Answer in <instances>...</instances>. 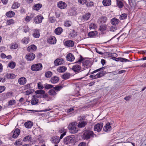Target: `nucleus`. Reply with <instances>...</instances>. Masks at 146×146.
<instances>
[{"mask_svg": "<svg viewBox=\"0 0 146 146\" xmlns=\"http://www.w3.org/2000/svg\"><path fill=\"white\" fill-rule=\"evenodd\" d=\"M42 5L39 3L35 5L34 6V9L36 10H38L41 7Z\"/></svg>", "mask_w": 146, "mask_h": 146, "instance_id": "obj_40", "label": "nucleus"}, {"mask_svg": "<svg viewBox=\"0 0 146 146\" xmlns=\"http://www.w3.org/2000/svg\"><path fill=\"white\" fill-rule=\"evenodd\" d=\"M119 22V20L115 18L112 19L111 20V23L114 25H116L118 24Z\"/></svg>", "mask_w": 146, "mask_h": 146, "instance_id": "obj_30", "label": "nucleus"}, {"mask_svg": "<svg viewBox=\"0 0 146 146\" xmlns=\"http://www.w3.org/2000/svg\"><path fill=\"white\" fill-rule=\"evenodd\" d=\"M48 93L50 95L55 96L56 94V93L54 89H51L49 90Z\"/></svg>", "mask_w": 146, "mask_h": 146, "instance_id": "obj_44", "label": "nucleus"}, {"mask_svg": "<svg viewBox=\"0 0 146 146\" xmlns=\"http://www.w3.org/2000/svg\"><path fill=\"white\" fill-rule=\"evenodd\" d=\"M86 6L88 7H91L94 5V4L93 2H88L86 3Z\"/></svg>", "mask_w": 146, "mask_h": 146, "instance_id": "obj_61", "label": "nucleus"}, {"mask_svg": "<svg viewBox=\"0 0 146 146\" xmlns=\"http://www.w3.org/2000/svg\"><path fill=\"white\" fill-rule=\"evenodd\" d=\"M26 79L24 77H22L19 79L18 83L21 85H24L27 82Z\"/></svg>", "mask_w": 146, "mask_h": 146, "instance_id": "obj_14", "label": "nucleus"}, {"mask_svg": "<svg viewBox=\"0 0 146 146\" xmlns=\"http://www.w3.org/2000/svg\"><path fill=\"white\" fill-rule=\"evenodd\" d=\"M5 76L8 79H13L15 78V75L13 74H7Z\"/></svg>", "mask_w": 146, "mask_h": 146, "instance_id": "obj_28", "label": "nucleus"}, {"mask_svg": "<svg viewBox=\"0 0 146 146\" xmlns=\"http://www.w3.org/2000/svg\"><path fill=\"white\" fill-rule=\"evenodd\" d=\"M88 123V121H83L80 122L78 124V127L80 128L83 127L87 125Z\"/></svg>", "mask_w": 146, "mask_h": 146, "instance_id": "obj_24", "label": "nucleus"}, {"mask_svg": "<svg viewBox=\"0 0 146 146\" xmlns=\"http://www.w3.org/2000/svg\"><path fill=\"white\" fill-rule=\"evenodd\" d=\"M86 117L84 116H80L78 117V120L80 121H83V120L85 119Z\"/></svg>", "mask_w": 146, "mask_h": 146, "instance_id": "obj_56", "label": "nucleus"}, {"mask_svg": "<svg viewBox=\"0 0 146 146\" xmlns=\"http://www.w3.org/2000/svg\"><path fill=\"white\" fill-rule=\"evenodd\" d=\"M9 106H12L15 105L16 104V101L15 100H10L8 102Z\"/></svg>", "mask_w": 146, "mask_h": 146, "instance_id": "obj_49", "label": "nucleus"}, {"mask_svg": "<svg viewBox=\"0 0 146 146\" xmlns=\"http://www.w3.org/2000/svg\"><path fill=\"white\" fill-rule=\"evenodd\" d=\"M107 17L104 16H102L99 18L98 20V22L99 23H105L107 21Z\"/></svg>", "mask_w": 146, "mask_h": 146, "instance_id": "obj_12", "label": "nucleus"}, {"mask_svg": "<svg viewBox=\"0 0 146 146\" xmlns=\"http://www.w3.org/2000/svg\"><path fill=\"white\" fill-rule=\"evenodd\" d=\"M111 129V127L110 123H107L103 128L104 130L106 132L109 131Z\"/></svg>", "mask_w": 146, "mask_h": 146, "instance_id": "obj_18", "label": "nucleus"}, {"mask_svg": "<svg viewBox=\"0 0 146 146\" xmlns=\"http://www.w3.org/2000/svg\"><path fill=\"white\" fill-rule=\"evenodd\" d=\"M57 6L59 8L61 9H64L66 7L67 5L63 1H60L57 2Z\"/></svg>", "mask_w": 146, "mask_h": 146, "instance_id": "obj_9", "label": "nucleus"}, {"mask_svg": "<svg viewBox=\"0 0 146 146\" xmlns=\"http://www.w3.org/2000/svg\"><path fill=\"white\" fill-rule=\"evenodd\" d=\"M45 76L47 78H50L52 76V73L50 71L46 72L45 73Z\"/></svg>", "mask_w": 146, "mask_h": 146, "instance_id": "obj_42", "label": "nucleus"}, {"mask_svg": "<svg viewBox=\"0 0 146 146\" xmlns=\"http://www.w3.org/2000/svg\"><path fill=\"white\" fill-rule=\"evenodd\" d=\"M98 34V32L96 31H91L88 33V35L89 37H93L96 36Z\"/></svg>", "mask_w": 146, "mask_h": 146, "instance_id": "obj_34", "label": "nucleus"}, {"mask_svg": "<svg viewBox=\"0 0 146 146\" xmlns=\"http://www.w3.org/2000/svg\"><path fill=\"white\" fill-rule=\"evenodd\" d=\"M66 58L68 61L72 62L74 60L75 57L73 54L69 53L67 55Z\"/></svg>", "mask_w": 146, "mask_h": 146, "instance_id": "obj_17", "label": "nucleus"}, {"mask_svg": "<svg viewBox=\"0 0 146 146\" xmlns=\"http://www.w3.org/2000/svg\"><path fill=\"white\" fill-rule=\"evenodd\" d=\"M70 133L74 134L76 133L78 131V129L76 127L74 128L70 129Z\"/></svg>", "mask_w": 146, "mask_h": 146, "instance_id": "obj_38", "label": "nucleus"}, {"mask_svg": "<svg viewBox=\"0 0 146 146\" xmlns=\"http://www.w3.org/2000/svg\"><path fill=\"white\" fill-rule=\"evenodd\" d=\"M20 133V130L18 128L16 129L15 130L12 137L14 138H16L19 135Z\"/></svg>", "mask_w": 146, "mask_h": 146, "instance_id": "obj_19", "label": "nucleus"}, {"mask_svg": "<svg viewBox=\"0 0 146 146\" xmlns=\"http://www.w3.org/2000/svg\"><path fill=\"white\" fill-rule=\"evenodd\" d=\"M5 89V87L4 86H0V93L3 92Z\"/></svg>", "mask_w": 146, "mask_h": 146, "instance_id": "obj_64", "label": "nucleus"}, {"mask_svg": "<svg viewBox=\"0 0 146 146\" xmlns=\"http://www.w3.org/2000/svg\"><path fill=\"white\" fill-rule=\"evenodd\" d=\"M52 85L46 84L44 85V87L45 88L47 89L51 88L53 87Z\"/></svg>", "mask_w": 146, "mask_h": 146, "instance_id": "obj_51", "label": "nucleus"}, {"mask_svg": "<svg viewBox=\"0 0 146 146\" xmlns=\"http://www.w3.org/2000/svg\"><path fill=\"white\" fill-rule=\"evenodd\" d=\"M22 144L21 140L20 139L17 140L14 143L15 145L19 146Z\"/></svg>", "mask_w": 146, "mask_h": 146, "instance_id": "obj_48", "label": "nucleus"}, {"mask_svg": "<svg viewBox=\"0 0 146 146\" xmlns=\"http://www.w3.org/2000/svg\"><path fill=\"white\" fill-rule=\"evenodd\" d=\"M72 23L71 21H66L64 22V25L65 26L69 27L71 25Z\"/></svg>", "mask_w": 146, "mask_h": 146, "instance_id": "obj_47", "label": "nucleus"}, {"mask_svg": "<svg viewBox=\"0 0 146 146\" xmlns=\"http://www.w3.org/2000/svg\"><path fill=\"white\" fill-rule=\"evenodd\" d=\"M116 30V28L115 26H112L110 28V31L114 32Z\"/></svg>", "mask_w": 146, "mask_h": 146, "instance_id": "obj_60", "label": "nucleus"}, {"mask_svg": "<svg viewBox=\"0 0 146 146\" xmlns=\"http://www.w3.org/2000/svg\"><path fill=\"white\" fill-rule=\"evenodd\" d=\"M20 6V4L18 2H15L12 4L11 8L13 9H17Z\"/></svg>", "mask_w": 146, "mask_h": 146, "instance_id": "obj_36", "label": "nucleus"}, {"mask_svg": "<svg viewBox=\"0 0 146 146\" xmlns=\"http://www.w3.org/2000/svg\"><path fill=\"white\" fill-rule=\"evenodd\" d=\"M105 73H104L103 72H101L98 73L95 75H94V79H96L101 77L104 76Z\"/></svg>", "mask_w": 146, "mask_h": 146, "instance_id": "obj_35", "label": "nucleus"}, {"mask_svg": "<svg viewBox=\"0 0 146 146\" xmlns=\"http://www.w3.org/2000/svg\"><path fill=\"white\" fill-rule=\"evenodd\" d=\"M67 69V68L65 66H62L57 69V71L60 73L64 72Z\"/></svg>", "mask_w": 146, "mask_h": 146, "instance_id": "obj_29", "label": "nucleus"}, {"mask_svg": "<svg viewBox=\"0 0 146 146\" xmlns=\"http://www.w3.org/2000/svg\"><path fill=\"white\" fill-rule=\"evenodd\" d=\"M13 92H8L6 94L5 96L6 97L9 98L12 96Z\"/></svg>", "mask_w": 146, "mask_h": 146, "instance_id": "obj_62", "label": "nucleus"}, {"mask_svg": "<svg viewBox=\"0 0 146 146\" xmlns=\"http://www.w3.org/2000/svg\"><path fill=\"white\" fill-rule=\"evenodd\" d=\"M32 139V137L31 135H28L25 137L23 139L24 141H31Z\"/></svg>", "mask_w": 146, "mask_h": 146, "instance_id": "obj_39", "label": "nucleus"}, {"mask_svg": "<svg viewBox=\"0 0 146 146\" xmlns=\"http://www.w3.org/2000/svg\"><path fill=\"white\" fill-rule=\"evenodd\" d=\"M103 126L102 123H100L96 124L94 127V131L99 132L101 131Z\"/></svg>", "mask_w": 146, "mask_h": 146, "instance_id": "obj_7", "label": "nucleus"}, {"mask_svg": "<svg viewBox=\"0 0 146 146\" xmlns=\"http://www.w3.org/2000/svg\"><path fill=\"white\" fill-rule=\"evenodd\" d=\"M15 23V21L13 19H10L7 21L6 24L7 25H9L13 24Z\"/></svg>", "mask_w": 146, "mask_h": 146, "instance_id": "obj_41", "label": "nucleus"}, {"mask_svg": "<svg viewBox=\"0 0 146 146\" xmlns=\"http://www.w3.org/2000/svg\"><path fill=\"white\" fill-rule=\"evenodd\" d=\"M18 47V45L17 44H12L11 46V48L15 49Z\"/></svg>", "mask_w": 146, "mask_h": 146, "instance_id": "obj_57", "label": "nucleus"}, {"mask_svg": "<svg viewBox=\"0 0 146 146\" xmlns=\"http://www.w3.org/2000/svg\"><path fill=\"white\" fill-rule=\"evenodd\" d=\"M35 55L33 53H30L27 54L25 58L28 61H31L33 60L35 58Z\"/></svg>", "mask_w": 146, "mask_h": 146, "instance_id": "obj_8", "label": "nucleus"}, {"mask_svg": "<svg viewBox=\"0 0 146 146\" xmlns=\"http://www.w3.org/2000/svg\"><path fill=\"white\" fill-rule=\"evenodd\" d=\"M70 74L68 72L66 73L62 76V78L66 80L69 78L70 77Z\"/></svg>", "mask_w": 146, "mask_h": 146, "instance_id": "obj_33", "label": "nucleus"}, {"mask_svg": "<svg viewBox=\"0 0 146 146\" xmlns=\"http://www.w3.org/2000/svg\"><path fill=\"white\" fill-rule=\"evenodd\" d=\"M107 25L106 24L101 25L100 27L99 30L101 32H103L107 29Z\"/></svg>", "mask_w": 146, "mask_h": 146, "instance_id": "obj_27", "label": "nucleus"}, {"mask_svg": "<svg viewBox=\"0 0 146 146\" xmlns=\"http://www.w3.org/2000/svg\"><path fill=\"white\" fill-rule=\"evenodd\" d=\"M91 16V14L89 13H86L85 15L82 16V17H80V19H81V21H87L90 18Z\"/></svg>", "mask_w": 146, "mask_h": 146, "instance_id": "obj_10", "label": "nucleus"}, {"mask_svg": "<svg viewBox=\"0 0 146 146\" xmlns=\"http://www.w3.org/2000/svg\"><path fill=\"white\" fill-rule=\"evenodd\" d=\"M127 15L125 13H124L120 15V19L121 20L125 19L127 17Z\"/></svg>", "mask_w": 146, "mask_h": 146, "instance_id": "obj_53", "label": "nucleus"}, {"mask_svg": "<svg viewBox=\"0 0 146 146\" xmlns=\"http://www.w3.org/2000/svg\"><path fill=\"white\" fill-rule=\"evenodd\" d=\"M36 92L38 94H37L38 95L39 97L40 96L39 94L42 95V96L45 93V91L43 90H37L36 91Z\"/></svg>", "mask_w": 146, "mask_h": 146, "instance_id": "obj_54", "label": "nucleus"}, {"mask_svg": "<svg viewBox=\"0 0 146 146\" xmlns=\"http://www.w3.org/2000/svg\"><path fill=\"white\" fill-rule=\"evenodd\" d=\"M24 125L26 128H30L32 127L33 123L32 122L29 121L25 122L24 124Z\"/></svg>", "mask_w": 146, "mask_h": 146, "instance_id": "obj_26", "label": "nucleus"}, {"mask_svg": "<svg viewBox=\"0 0 146 146\" xmlns=\"http://www.w3.org/2000/svg\"><path fill=\"white\" fill-rule=\"evenodd\" d=\"M117 59H118V60L121 62H128L129 61V60L128 59L122 58H118Z\"/></svg>", "mask_w": 146, "mask_h": 146, "instance_id": "obj_45", "label": "nucleus"}, {"mask_svg": "<svg viewBox=\"0 0 146 146\" xmlns=\"http://www.w3.org/2000/svg\"><path fill=\"white\" fill-rule=\"evenodd\" d=\"M74 139V136L73 135L67 136L64 138V143L66 145L68 144L73 142Z\"/></svg>", "mask_w": 146, "mask_h": 146, "instance_id": "obj_2", "label": "nucleus"}, {"mask_svg": "<svg viewBox=\"0 0 146 146\" xmlns=\"http://www.w3.org/2000/svg\"><path fill=\"white\" fill-rule=\"evenodd\" d=\"M64 44L69 47H72L74 45V42L71 40H67L64 42Z\"/></svg>", "mask_w": 146, "mask_h": 146, "instance_id": "obj_16", "label": "nucleus"}, {"mask_svg": "<svg viewBox=\"0 0 146 146\" xmlns=\"http://www.w3.org/2000/svg\"><path fill=\"white\" fill-rule=\"evenodd\" d=\"M38 87L40 89H42L44 88V86L40 82L38 83Z\"/></svg>", "mask_w": 146, "mask_h": 146, "instance_id": "obj_63", "label": "nucleus"}, {"mask_svg": "<svg viewBox=\"0 0 146 146\" xmlns=\"http://www.w3.org/2000/svg\"><path fill=\"white\" fill-rule=\"evenodd\" d=\"M22 41L23 43L27 44L29 43V38H28L25 37L23 39Z\"/></svg>", "mask_w": 146, "mask_h": 146, "instance_id": "obj_46", "label": "nucleus"}, {"mask_svg": "<svg viewBox=\"0 0 146 146\" xmlns=\"http://www.w3.org/2000/svg\"><path fill=\"white\" fill-rule=\"evenodd\" d=\"M90 60H84L82 62V66L84 67V68H84L83 70H84L86 68H89L90 66Z\"/></svg>", "mask_w": 146, "mask_h": 146, "instance_id": "obj_13", "label": "nucleus"}, {"mask_svg": "<svg viewBox=\"0 0 146 146\" xmlns=\"http://www.w3.org/2000/svg\"><path fill=\"white\" fill-rule=\"evenodd\" d=\"M32 84H26L23 86V88L25 90L29 89L31 88V85Z\"/></svg>", "mask_w": 146, "mask_h": 146, "instance_id": "obj_52", "label": "nucleus"}, {"mask_svg": "<svg viewBox=\"0 0 146 146\" xmlns=\"http://www.w3.org/2000/svg\"><path fill=\"white\" fill-rule=\"evenodd\" d=\"M82 60L81 59H80L79 60L74 63L72 67V70L76 73H78L80 72L83 70L81 69V62Z\"/></svg>", "mask_w": 146, "mask_h": 146, "instance_id": "obj_1", "label": "nucleus"}, {"mask_svg": "<svg viewBox=\"0 0 146 146\" xmlns=\"http://www.w3.org/2000/svg\"><path fill=\"white\" fill-rule=\"evenodd\" d=\"M102 3L104 6H109L111 5V0H103Z\"/></svg>", "mask_w": 146, "mask_h": 146, "instance_id": "obj_23", "label": "nucleus"}, {"mask_svg": "<svg viewBox=\"0 0 146 146\" xmlns=\"http://www.w3.org/2000/svg\"><path fill=\"white\" fill-rule=\"evenodd\" d=\"M64 62V61L63 59L58 58L54 61V64L55 66H57L62 64Z\"/></svg>", "mask_w": 146, "mask_h": 146, "instance_id": "obj_11", "label": "nucleus"}, {"mask_svg": "<svg viewBox=\"0 0 146 146\" xmlns=\"http://www.w3.org/2000/svg\"><path fill=\"white\" fill-rule=\"evenodd\" d=\"M36 49V47L34 45H31L27 48V50L29 52H32L35 51Z\"/></svg>", "mask_w": 146, "mask_h": 146, "instance_id": "obj_20", "label": "nucleus"}, {"mask_svg": "<svg viewBox=\"0 0 146 146\" xmlns=\"http://www.w3.org/2000/svg\"><path fill=\"white\" fill-rule=\"evenodd\" d=\"M93 135L94 133L93 131L90 130H87L84 132L83 136L84 138L88 139L93 137Z\"/></svg>", "mask_w": 146, "mask_h": 146, "instance_id": "obj_3", "label": "nucleus"}, {"mask_svg": "<svg viewBox=\"0 0 146 146\" xmlns=\"http://www.w3.org/2000/svg\"><path fill=\"white\" fill-rule=\"evenodd\" d=\"M15 15V13L12 11H10L7 12L6 13V15L7 17H13Z\"/></svg>", "mask_w": 146, "mask_h": 146, "instance_id": "obj_22", "label": "nucleus"}, {"mask_svg": "<svg viewBox=\"0 0 146 146\" xmlns=\"http://www.w3.org/2000/svg\"><path fill=\"white\" fill-rule=\"evenodd\" d=\"M62 86H56L54 88V89L57 91H58L62 89Z\"/></svg>", "mask_w": 146, "mask_h": 146, "instance_id": "obj_58", "label": "nucleus"}, {"mask_svg": "<svg viewBox=\"0 0 146 146\" xmlns=\"http://www.w3.org/2000/svg\"><path fill=\"white\" fill-rule=\"evenodd\" d=\"M117 4L119 8H121L123 6V3L120 1H117Z\"/></svg>", "mask_w": 146, "mask_h": 146, "instance_id": "obj_50", "label": "nucleus"}, {"mask_svg": "<svg viewBox=\"0 0 146 146\" xmlns=\"http://www.w3.org/2000/svg\"><path fill=\"white\" fill-rule=\"evenodd\" d=\"M15 63L13 62H10L8 64L9 67L12 69L14 68L15 67Z\"/></svg>", "mask_w": 146, "mask_h": 146, "instance_id": "obj_43", "label": "nucleus"}, {"mask_svg": "<svg viewBox=\"0 0 146 146\" xmlns=\"http://www.w3.org/2000/svg\"><path fill=\"white\" fill-rule=\"evenodd\" d=\"M39 97L38 94H36L33 96L31 103L32 105H35L37 104L39 101L38 98Z\"/></svg>", "mask_w": 146, "mask_h": 146, "instance_id": "obj_5", "label": "nucleus"}, {"mask_svg": "<svg viewBox=\"0 0 146 146\" xmlns=\"http://www.w3.org/2000/svg\"><path fill=\"white\" fill-rule=\"evenodd\" d=\"M78 2L80 4L83 5L87 2V0H78Z\"/></svg>", "mask_w": 146, "mask_h": 146, "instance_id": "obj_59", "label": "nucleus"}, {"mask_svg": "<svg viewBox=\"0 0 146 146\" xmlns=\"http://www.w3.org/2000/svg\"><path fill=\"white\" fill-rule=\"evenodd\" d=\"M42 64L41 63L34 64L32 65L31 68L32 71H39L42 69Z\"/></svg>", "mask_w": 146, "mask_h": 146, "instance_id": "obj_4", "label": "nucleus"}, {"mask_svg": "<svg viewBox=\"0 0 146 146\" xmlns=\"http://www.w3.org/2000/svg\"><path fill=\"white\" fill-rule=\"evenodd\" d=\"M59 80V78L57 76H54L52 77L51 79V82L53 84H55L58 82Z\"/></svg>", "mask_w": 146, "mask_h": 146, "instance_id": "obj_31", "label": "nucleus"}, {"mask_svg": "<svg viewBox=\"0 0 146 146\" xmlns=\"http://www.w3.org/2000/svg\"><path fill=\"white\" fill-rule=\"evenodd\" d=\"M96 27V25L94 23H92L89 25V27L90 29H94Z\"/></svg>", "mask_w": 146, "mask_h": 146, "instance_id": "obj_55", "label": "nucleus"}, {"mask_svg": "<svg viewBox=\"0 0 146 146\" xmlns=\"http://www.w3.org/2000/svg\"><path fill=\"white\" fill-rule=\"evenodd\" d=\"M33 35L35 38H38L40 36V34L39 31L38 30L35 29L33 30Z\"/></svg>", "mask_w": 146, "mask_h": 146, "instance_id": "obj_21", "label": "nucleus"}, {"mask_svg": "<svg viewBox=\"0 0 146 146\" xmlns=\"http://www.w3.org/2000/svg\"><path fill=\"white\" fill-rule=\"evenodd\" d=\"M77 123L76 122H73L70 123L68 126L69 129L74 128L76 127Z\"/></svg>", "mask_w": 146, "mask_h": 146, "instance_id": "obj_37", "label": "nucleus"}, {"mask_svg": "<svg viewBox=\"0 0 146 146\" xmlns=\"http://www.w3.org/2000/svg\"><path fill=\"white\" fill-rule=\"evenodd\" d=\"M59 132L60 133H62L61 135L60 139H61L63 137L66 135V130L64 129L63 128L60 129L59 130Z\"/></svg>", "mask_w": 146, "mask_h": 146, "instance_id": "obj_25", "label": "nucleus"}, {"mask_svg": "<svg viewBox=\"0 0 146 146\" xmlns=\"http://www.w3.org/2000/svg\"><path fill=\"white\" fill-rule=\"evenodd\" d=\"M43 19L44 17L42 15H38L34 18V22L36 24L41 23L42 22V20Z\"/></svg>", "mask_w": 146, "mask_h": 146, "instance_id": "obj_6", "label": "nucleus"}, {"mask_svg": "<svg viewBox=\"0 0 146 146\" xmlns=\"http://www.w3.org/2000/svg\"><path fill=\"white\" fill-rule=\"evenodd\" d=\"M63 31L62 29L60 27L56 29L54 31L55 33L57 35H60Z\"/></svg>", "mask_w": 146, "mask_h": 146, "instance_id": "obj_32", "label": "nucleus"}, {"mask_svg": "<svg viewBox=\"0 0 146 146\" xmlns=\"http://www.w3.org/2000/svg\"><path fill=\"white\" fill-rule=\"evenodd\" d=\"M48 42L51 44H55L56 42V39L55 37L51 36L48 39Z\"/></svg>", "mask_w": 146, "mask_h": 146, "instance_id": "obj_15", "label": "nucleus"}]
</instances>
